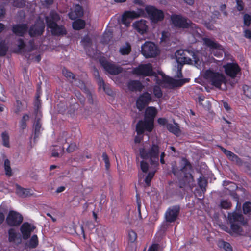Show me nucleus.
I'll return each mask as SVG.
<instances>
[{
	"instance_id": "nucleus-1",
	"label": "nucleus",
	"mask_w": 251,
	"mask_h": 251,
	"mask_svg": "<svg viewBox=\"0 0 251 251\" xmlns=\"http://www.w3.org/2000/svg\"><path fill=\"white\" fill-rule=\"evenodd\" d=\"M160 147L157 144L152 142L148 148H141L139 149L140 157L143 159L140 163L143 173H147L149 170V161L154 167L159 165Z\"/></svg>"
},
{
	"instance_id": "nucleus-2",
	"label": "nucleus",
	"mask_w": 251,
	"mask_h": 251,
	"mask_svg": "<svg viewBox=\"0 0 251 251\" xmlns=\"http://www.w3.org/2000/svg\"><path fill=\"white\" fill-rule=\"evenodd\" d=\"M180 167H178L176 165H172V172L177 177L183 176V181L180 182L179 188H183L185 185H188L191 188L194 186L195 182L194 177L191 172L193 167L189 161L185 157H182L179 162Z\"/></svg>"
},
{
	"instance_id": "nucleus-3",
	"label": "nucleus",
	"mask_w": 251,
	"mask_h": 251,
	"mask_svg": "<svg viewBox=\"0 0 251 251\" xmlns=\"http://www.w3.org/2000/svg\"><path fill=\"white\" fill-rule=\"evenodd\" d=\"M157 113L156 108L148 107L145 111L144 120H140L136 125V130L138 135L142 134L145 130L152 131L153 128L154 119Z\"/></svg>"
},
{
	"instance_id": "nucleus-4",
	"label": "nucleus",
	"mask_w": 251,
	"mask_h": 251,
	"mask_svg": "<svg viewBox=\"0 0 251 251\" xmlns=\"http://www.w3.org/2000/svg\"><path fill=\"white\" fill-rule=\"evenodd\" d=\"M175 56L178 63L194 64L197 68L201 67V61L193 51L178 50L176 52Z\"/></svg>"
},
{
	"instance_id": "nucleus-5",
	"label": "nucleus",
	"mask_w": 251,
	"mask_h": 251,
	"mask_svg": "<svg viewBox=\"0 0 251 251\" xmlns=\"http://www.w3.org/2000/svg\"><path fill=\"white\" fill-rule=\"evenodd\" d=\"M204 78L209 81L211 85L218 88H220L222 84H226V81L225 76L223 74L211 70L205 71Z\"/></svg>"
},
{
	"instance_id": "nucleus-6",
	"label": "nucleus",
	"mask_w": 251,
	"mask_h": 251,
	"mask_svg": "<svg viewBox=\"0 0 251 251\" xmlns=\"http://www.w3.org/2000/svg\"><path fill=\"white\" fill-rule=\"evenodd\" d=\"M171 20L174 26L177 28L184 29L192 27L191 21L181 15H172Z\"/></svg>"
},
{
	"instance_id": "nucleus-7",
	"label": "nucleus",
	"mask_w": 251,
	"mask_h": 251,
	"mask_svg": "<svg viewBox=\"0 0 251 251\" xmlns=\"http://www.w3.org/2000/svg\"><path fill=\"white\" fill-rule=\"evenodd\" d=\"M141 53L146 58H153L159 54V50L153 43L148 41L142 46Z\"/></svg>"
},
{
	"instance_id": "nucleus-8",
	"label": "nucleus",
	"mask_w": 251,
	"mask_h": 251,
	"mask_svg": "<svg viewBox=\"0 0 251 251\" xmlns=\"http://www.w3.org/2000/svg\"><path fill=\"white\" fill-rule=\"evenodd\" d=\"M146 11L150 19L153 23H157L163 20L164 15L163 12L157 9L153 6H148L146 8Z\"/></svg>"
},
{
	"instance_id": "nucleus-9",
	"label": "nucleus",
	"mask_w": 251,
	"mask_h": 251,
	"mask_svg": "<svg viewBox=\"0 0 251 251\" xmlns=\"http://www.w3.org/2000/svg\"><path fill=\"white\" fill-rule=\"evenodd\" d=\"M180 207L179 205H176L168 208L165 214L166 222L171 223L175 222L179 214Z\"/></svg>"
},
{
	"instance_id": "nucleus-10",
	"label": "nucleus",
	"mask_w": 251,
	"mask_h": 251,
	"mask_svg": "<svg viewBox=\"0 0 251 251\" xmlns=\"http://www.w3.org/2000/svg\"><path fill=\"white\" fill-rule=\"evenodd\" d=\"M23 220L22 215L14 211H9L6 219L7 224L10 226H19L23 222Z\"/></svg>"
},
{
	"instance_id": "nucleus-11",
	"label": "nucleus",
	"mask_w": 251,
	"mask_h": 251,
	"mask_svg": "<svg viewBox=\"0 0 251 251\" xmlns=\"http://www.w3.org/2000/svg\"><path fill=\"white\" fill-rule=\"evenodd\" d=\"M133 73L139 75L150 76L155 74L152 70V66L151 63L141 64L133 69Z\"/></svg>"
},
{
	"instance_id": "nucleus-12",
	"label": "nucleus",
	"mask_w": 251,
	"mask_h": 251,
	"mask_svg": "<svg viewBox=\"0 0 251 251\" xmlns=\"http://www.w3.org/2000/svg\"><path fill=\"white\" fill-rule=\"evenodd\" d=\"M151 101L152 97L151 94L147 92H144L139 96L136 101L137 108L140 111H141Z\"/></svg>"
},
{
	"instance_id": "nucleus-13",
	"label": "nucleus",
	"mask_w": 251,
	"mask_h": 251,
	"mask_svg": "<svg viewBox=\"0 0 251 251\" xmlns=\"http://www.w3.org/2000/svg\"><path fill=\"white\" fill-rule=\"evenodd\" d=\"M223 68L226 75L232 78L236 77L237 75L240 73L241 69L237 63H227L223 65Z\"/></svg>"
},
{
	"instance_id": "nucleus-14",
	"label": "nucleus",
	"mask_w": 251,
	"mask_h": 251,
	"mask_svg": "<svg viewBox=\"0 0 251 251\" xmlns=\"http://www.w3.org/2000/svg\"><path fill=\"white\" fill-rule=\"evenodd\" d=\"M101 64L104 69L110 74L112 75H118L121 73L123 71L122 67L113 64L107 61H102Z\"/></svg>"
},
{
	"instance_id": "nucleus-15",
	"label": "nucleus",
	"mask_w": 251,
	"mask_h": 251,
	"mask_svg": "<svg viewBox=\"0 0 251 251\" xmlns=\"http://www.w3.org/2000/svg\"><path fill=\"white\" fill-rule=\"evenodd\" d=\"M44 24L42 22H38L30 27L29 34L31 37L41 35L44 31Z\"/></svg>"
},
{
	"instance_id": "nucleus-16",
	"label": "nucleus",
	"mask_w": 251,
	"mask_h": 251,
	"mask_svg": "<svg viewBox=\"0 0 251 251\" xmlns=\"http://www.w3.org/2000/svg\"><path fill=\"white\" fill-rule=\"evenodd\" d=\"M140 14L135 11H125L122 17V23L126 27L130 25L131 20L133 19L139 17Z\"/></svg>"
},
{
	"instance_id": "nucleus-17",
	"label": "nucleus",
	"mask_w": 251,
	"mask_h": 251,
	"mask_svg": "<svg viewBox=\"0 0 251 251\" xmlns=\"http://www.w3.org/2000/svg\"><path fill=\"white\" fill-rule=\"evenodd\" d=\"M228 219L230 223L238 222L243 226H245L247 224V221L244 219L243 215L236 212L228 213Z\"/></svg>"
},
{
	"instance_id": "nucleus-18",
	"label": "nucleus",
	"mask_w": 251,
	"mask_h": 251,
	"mask_svg": "<svg viewBox=\"0 0 251 251\" xmlns=\"http://www.w3.org/2000/svg\"><path fill=\"white\" fill-rule=\"evenodd\" d=\"M48 28L51 29V33L54 35H63L67 33L66 30L62 25H59L57 23H49Z\"/></svg>"
},
{
	"instance_id": "nucleus-19",
	"label": "nucleus",
	"mask_w": 251,
	"mask_h": 251,
	"mask_svg": "<svg viewBox=\"0 0 251 251\" xmlns=\"http://www.w3.org/2000/svg\"><path fill=\"white\" fill-rule=\"evenodd\" d=\"M35 228L34 226H32L28 223L25 222L23 223L20 228L23 239L25 240L27 239L30 236L31 233Z\"/></svg>"
},
{
	"instance_id": "nucleus-20",
	"label": "nucleus",
	"mask_w": 251,
	"mask_h": 251,
	"mask_svg": "<svg viewBox=\"0 0 251 251\" xmlns=\"http://www.w3.org/2000/svg\"><path fill=\"white\" fill-rule=\"evenodd\" d=\"M127 88L131 92H141L144 86L139 80H130L127 84Z\"/></svg>"
},
{
	"instance_id": "nucleus-21",
	"label": "nucleus",
	"mask_w": 251,
	"mask_h": 251,
	"mask_svg": "<svg viewBox=\"0 0 251 251\" xmlns=\"http://www.w3.org/2000/svg\"><path fill=\"white\" fill-rule=\"evenodd\" d=\"M28 26L26 24H16L12 26V30L16 35L23 36L27 32Z\"/></svg>"
},
{
	"instance_id": "nucleus-22",
	"label": "nucleus",
	"mask_w": 251,
	"mask_h": 251,
	"mask_svg": "<svg viewBox=\"0 0 251 251\" xmlns=\"http://www.w3.org/2000/svg\"><path fill=\"white\" fill-rule=\"evenodd\" d=\"M133 27L141 34L145 33L148 29V26L146 24V21L141 20L135 22L133 24Z\"/></svg>"
},
{
	"instance_id": "nucleus-23",
	"label": "nucleus",
	"mask_w": 251,
	"mask_h": 251,
	"mask_svg": "<svg viewBox=\"0 0 251 251\" xmlns=\"http://www.w3.org/2000/svg\"><path fill=\"white\" fill-rule=\"evenodd\" d=\"M165 81L171 85L173 87H179L182 86L186 82L189 81L188 79H182L176 80L171 78H168L165 79Z\"/></svg>"
},
{
	"instance_id": "nucleus-24",
	"label": "nucleus",
	"mask_w": 251,
	"mask_h": 251,
	"mask_svg": "<svg viewBox=\"0 0 251 251\" xmlns=\"http://www.w3.org/2000/svg\"><path fill=\"white\" fill-rule=\"evenodd\" d=\"M202 40L204 45L211 49L221 50L222 48L221 45L215 42L213 39H211L208 38H203Z\"/></svg>"
},
{
	"instance_id": "nucleus-25",
	"label": "nucleus",
	"mask_w": 251,
	"mask_h": 251,
	"mask_svg": "<svg viewBox=\"0 0 251 251\" xmlns=\"http://www.w3.org/2000/svg\"><path fill=\"white\" fill-rule=\"evenodd\" d=\"M9 238L8 240L10 242L20 243L22 239L20 235H18L13 228H11L8 231Z\"/></svg>"
},
{
	"instance_id": "nucleus-26",
	"label": "nucleus",
	"mask_w": 251,
	"mask_h": 251,
	"mask_svg": "<svg viewBox=\"0 0 251 251\" xmlns=\"http://www.w3.org/2000/svg\"><path fill=\"white\" fill-rule=\"evenodd\" d=\"M60 19V16L57 13L54 12H50L49 16L46 17L47 26H49V23L50 22L56 23Z\"/></svg>"
},
{
	"instance_id": "nucleus-27",
	"label": "nucleus",
	"mask_w": 251,
	"mask_h": 251,
	"mask_svg": "<svg viewBox=\"0 0 251 251\" xmlns=\"http://www.w3.org/2000/svg\"><path fill=\"white\" fill-rule=\"evenodd\" d=\"M166 127L170 132L177 136H179L181 133V131L179 128V126L176 124H175V125H173L172 124H167L166 125Z\"/></svg>"
},
{
	"instance_id": "nucleus-28",
	"label": "nucleus",
	"mask_w": 251,
	"mask_h": 251,
	"mask_svg": "<svg viewBox=\"0 0 251 251\" xmlns=\"http://www.w3.org/2000/svg\"><path fill=\"white\" fill-rule=\"evenodd\" d=\"M16 193L19 197L25 198L29 195V189L23 188L20 186L17 185Z\"/></svg>"
},
{
	"instance_id": "nucleus-29",
	"label": "nucleus",
	"mask_w": 251,
	"mask_h": 251,
	"mask_svg": "<svg viewBox=\"0 0 251 251\" xmlns=\"http://www.w3.org/2000/svg\"><path fill=\"white\" fill-rule=\"evenodd\" d=\"M41 128V124L40 121V119L38 118L35 121V122L34 124L33 129H34V139L35 140L36 138H38L40 134V129Z\"/></svg>"
},
{
	"instance_id": "nucleus-30",
	"label": "nucleus",
	"mask_w": 251,
	"mask_h": 251,
	"mask_svg": "<svg viewBox=\"0 0 251 251\" xmlns=\"http://www.w3.org/2000/svg\"><path fill=\"white\" fill-rule=\"evenodd\" d=\"M74 85L79 87L82 91L86 94L89 93L88 89L86 87L84 82L79 79L75 78L74 81Z\"/></svg>"
},
{
	"instance_id": "nucleus-31",
	"label": "nucleus",
	"mask_w": 251,
	"mask_h": 251,
	"mask_svg": "<svg viewBox=\"0 0 251 251\" xmlns=\"http://www.w3.org/2000/svg\"><path fill=\"white\" fill-rule=\"evenodd\" d=\"M62 74L67 80L71 83H73L75 78V75L65 68L62 69Z\"/></svg>"
},
{
	"instance_id": "nucleus-32",
	"label": "nucleus",
	"mask_w": 251,
	"mask_h": 251,
	"mask_svg": "<svg viewBox=\"0 0 251 251\" xmlns=\"http://www.w3.org/2000/svg\"><path fill=\"white\" fill-rule=\"evenodd\" d=\"M230 229L232 232L239 235H241L243 230L242 227L235 223H230Z\"/></svg>"
},
{
	"instance_id": "nucleus-33",
	"label": "nucleus",
	"mask_w": 251,
	"mask_h": 251,
	"mask_svg": "<svg viewBox=\"0 0 251 251\" xmlns=\"http://www.w3.org/2000/svg\"><path fill=\"white\" fill-rule=\"evenodd\" d=\"M85 22L82 19H78L74 21L73 23V28L75 30H80L84 28Z\"/></svg>"
},
{
	"instance_id": "nucleus-34",
	"label": "nucleus",
	"mask_w": 251,
	"mask_h": 251,
	"mask_svg": "<svg viewBox=\"0 0 251 251\" xmlns=\"http://www.w3.org/2000/svg\"><path fill=\"white\" fill-rule=\"evenodd\" d=\"M198 184L202 192L206 191V187L207 184V181L205 179L200 177L198 179Z\"/></svg>"
},
{
	"instance_id": "nucleus-35",
	"label": "nucleus",
	"mask_w": 251,
	"mask_h": 251,
	"mask_svg": "<svg viewBox=\"0 0 251 251\" xmlns=\"http://www.w3.org/2000/svg\"><path fill=\"white\" fill-rule=\"evenodd\" d=\"M8 47L5 43L2 41L0 42V56H5L8 51Z\"/></svg>"
},
{
	"instance_id": "nucleus-36",
	"label": "nucleus",
	"mask_w": 251,
	"mask_h": 251,
	"mask_svg": "<svg viewBox=\"0 0 251 251\" xmlns=\"http://www.w3.org/2000/svg\"><path fill=\"white\" fill-rule=\"evenodd\" d=\"M155 172L152 171L148 173L147 176L144 179L145 182V187H149L151 185V181L154 176Z\"/></svg>"
},
{
	"instance_id": "nucleus-37",
	"label": "nucleus",
	"mask_w": 251,
	"mask_h": 251,
	"mask_svg": "<svg viewBox=\"0 0 251 251\" xmlns=\"http://www.w3.org/2000/svg\"><path fill=\"white\" fill-rule=\"evenodd\" d=\"M120 52L122 55H127L131 51V47L129 43H127L126 46H123L120 49Z\"/></svg>"
},
{
	"instance_id": "nucleus-38",
	"label": "nucleus",
	"mask_w": 251,
	"mask_h": 251,
	"mask_svg": "<svg viewBox=\"0 0 251 251\" xmlns=\"http://www.w3.org/2000/svg\"><path fill=\"white\" fill-rule=\"evenodd\" d=\"M4 169L5 171V174L8 176H12V170L10 167V161L6 159L4 161Z\"/></svg>"
},
{
	"instance_id": "nucleus-39",
	"label": "nucleus",
	"mask_w": 251,
	"mask_h": 251,
	"mask_svg": "<svg viewBox=\"0 0 251 251\" xmlns=\"http://www.w3.org/2000/svg\"><path fill=\"white\" fill-rule=\"evenodd\" d=\"M3 146L9 147V137L6 132H3L1 134Z\"/></svg>"
},
{
	"instance_id": "nucleus-40",
	"label": "nucleus",
	"mask_w": 251,
	"mask_h": 251,
	"mask_svg": "<svg viewBox=\"0 0 251 251\" xmlns=\"http://www.w3.org/2000/svg\"><path fill=\"white\" fill-rule=\"evenodd\" d=\"M232 206V203L230 201L226 200H222L220 202V207L225 209H230Z\"/></svg>"
},
{
	"instance_id": "nucleus-41",
	"label": "nucleus",
	"mask_w": 251,
	"mask_h": 251,
	"mask_svg": "<svg viewBox=\"0 0 251 251\" xmlns=\"http://www.w3.org/2000/svg\"><path fill=\"white\" fill-rule=\"evenodd\" d=\"M29 120V116L27 114H25L20 122V128L24 130L26 127V122Z\"/></svg>"
},
{
	"instance_id": "nucleus-42",
	"label": "nucleus",
	"mask_w": 251,
	"mask_h": 251,
	"mask_svg": "<svg viewBox=\"0 0 251 251\" xmlns=\"http://www.w3.org/2000/svg\"><path fill=\"white\" fill-rule=\"evenodd\" d=\"M230 160L234 162L236 165H237L239 166H242L244 163L242 160L235 154H234V155L232 156V157L231 158Z\"/></svg>"
},
{
	"instance_id": "nucleus-43",
	"label": "nucleus",
	"mask_w": 251,
	"mask_h": 251,
	"mask_svg": "<svg viewBox=\"0 0 251 251\" xmlns=\"http://www.w3.org/2000/svg\"><path fill=\"white\" fill-rule=\"evenodd\" d=\"M38 243V237L36 235L32 236L29 241V247L32 248L36 247Z\"/></svg>"
},
{
	"instance_id": "nucleus-44",
	"label": "nucleus",
	"mask_w": 251,
	"mask_h": 251,
	"mask_svg": "<svg viewBox=\"0 0 251 251\" xmlns=\"http://www.w3.org/2000/svg\"><path fill=\"white\" fill-rule=\"evenodd\" d=\"M243 211L244 214H250L251 213V203L245 202L243 205Z\"/></svg>"
},
{
	"instance_id": "nucleus-45",
	"label": "nucleus",
	"mask_w": 251,
	"mask_h": 251,
	"mask_svg": "<svg viewBox=\"0 0 251 251\" xmlns=\"http://www.w3.org/2000/svg\"><path fill=\"white\" fill-rule=\"evenodd\" d=\"M128 240L131 243H134L137 239L136 233L132 230H130L128 231Z\"/></svg>"
},
{
	"instance_id": "nucleus-46",
	"label": "nucleus",
	"mask_w": 251,
	"mask_h": 251,
	"mask_svg": "<svg viewBox=\"0 0 251 251\" xmlns=\"http://www.w3.org/2000/svg\"><path fill=\"white\" fill-rule=\"evenodd\" d=\"M82 42L83 46L86 47H90L92 44V41L91 38L88 36L84 37L82 40Z\"/></svg>"
},
{
	"instance_id": "nucleus-47",
	"label": "nucleus",
	"mask_w": 251,
	"mask_h": 251,
	"mask_svg": "<svg viewBox=\"0 0 251 251\" xmlns=\"http://www.w3.org/2000/svg\"><path fill=\"white\" fill-rule=\"evenodd\" d=\"M243 90L244 94L249 98H251V87L245 85L243 86Z\"/></svg>"
},
{
	"instance_id": "nucleus-48",
	"label": "nucleus",
	"mask_w": 251,
	"mask_h": 251,
	"mask_svg": "<svg viewBox=\"0 0 251 251\" xmlns=\"http://www.w3.org/2000/svg\"><path fill=\"white\" fill-rule=\"evenodd\" d=\"M153 94L157 98H160L162 96V93L159 86H155L153 88Z\"/></svg>"
},
{
	"instance_id": "nucleus-49",
	"label": "nucleus",
	"mask_w": 251,
	"mask_h": 251,
	"mask_svg": "<svg viewBox=\"0 0 251 251\" xmlns=\"http://www.w3.org/2000/svg\"><path fill=\"white\" fill-rule=\"evenodd\" d=\"M13 5L18 8H23L25 5V2L24 0H16L13 2Z\"/></svg>"
},
{
	"instance_id": "nucleus-50",
	"label": "nucleus",
	"mask_w": 251,
	"mask_h": 251,
	"mask_svg": "<svg viewBox=\"0 0 251 251\" xmlns=\"http://www.w3.org/2000/svg\"><path fill=\"white\" fill-rule=\"evenodd\" d=\"M244 20V24L249 26L251 23V16L249 15L248 14H245L243 17Z\"/></svg>"
},
{
	"instance_id": "nucleus-51",
	"label": "nucleus",
	"mask_w": 251,
	"mask_h": 251,
	"mask_svg": "<svg viewBox=\"0 0 251 251\" xmlns=\"http://www.w3.org/2000/svg\"><path fill=\"white\" fill-rule=\"evenodd\" d=\"M75 12L77 17H81L83 14V9L79 5L75 6Z\"/></svg>"
},
{
	"instance_id": "nucleus-52",
	"label": "nucleus",
	"mask_w": 251,
	"mask_h": 251,
	"mask_svg": "<svg viewBox=\"0 0 251 251\" xmlns=\"http://www.w3.org/2000/svg\"><path fill=\"white\" fill-rule=\"evenodd\" d=\"M102 158L105 164V168L108 170L110 167V162L108 155L105 152L102 153Z\"/></svg>"
},
{
	"instance_id": "nucleus-53",
	"label": "nucleus",
	"mask_w": 251,
	"mask_h": 251,
	"mask_svg": "<svg viewBox=\"0 0 251 251\" xmlns=\"http://www.w3.org/2000/svg\"><path fill=\"white\" fill-rule=\"evenodd\" d=\"M41 106V100L40 99L35 100L34 101V107L35 108V113L37 116L39 113V109Z\"/></svg>"
},
{
	"instance_id": "nucleus-54",
	"label": "nucleus",
	"mask_w": 251,
	"mask_h": 251,
	"mask_svg": "<svg viewBox=\"0 0 251 251\" xmlns=\"http://www.w3.org/2000/svg\"><path fill=\"white\" fill-rule=\"evenodd\" d=\"M22 111V102L19 100H16L15 112L18 114Z\"/></svg>"
},
{
	"instance_id": "nucleus-55",
	"label": "nucleus",
	"mask_w": 251,
	"mask_h": 251,
	"mask_svg": "<svg viewBox=\"0 0 251 251\" xmlns=\"http://www.w3.org/2000/svg\"><path fill=\"white\" fill-rule=\"evenodd\" d=\"M237 3V9L238 11H241L244 9V4L242 0H236Z\"/></svg>"
},
{
	"instance_id": "nucleus-56",
	"label": "nucleus",
	"mask_w": 251,
	"mask_h": 251,
	"mask_svg": "<svg viewBox=\"0 0 251 251\" xmlns=\"http://www.w3.org/2000/svg\"><path fill=\"white\" fill-rule=\"evenodd\" d=\"M222 245L224 249L226 251H232V248L229 243L223 241L222 242Z\"/></svg>"
},
{
	"instance_id": "nucleus-57",
	"label": "nucleus",
	"mask_w": 251,
	"mask_h": 251,
	"mask_svg": "<svg viewBox=\"0 0 251 251\" xmlns=\"http://www.w3.org/2000/svg\"><path fill=\"white\" fill-rule=\"evenodd\" d=\"M77 149V146L75 143H71L69 145L67 149V151L68 152H72L75 151Z\"/></svg>"
},
{
	"instance_id": "nucleus-58",
	"label": "nucleus",
	"mask_w": 251,
	"mask_h": 251,
	"mask_svg": "<svg viewBox=\"0 0 251 251\" xmlns=\"http://www.w3.org/2000/svg\"><path fill=\"white\" fill-rule=\"evenodd\" d=\"M98 84L100 87H102L104 91H106V86L104 84L103 80L101 78H99V79H97Z\"/></svg>"
},
{
	"instance_id": "nucleus-59",
	"label": "nucleus",
	"mask_w": 251,
	"mask_h": 251,
	"mask_svg": "<svg viewBox=\"0 0 251 251\" xmlns=\"http://www.w3.org/2000/svg\"><path fill=\"white\" fill-rule=\"evenodd\" d=\"M112 38V33L111 32L110 33H105L103 34V38L104 40V42H109L111 38Z\"/></svg>"
},
{
	"instance_id": "nucleus-60",
	"label": "nucleus",
	"mask_w": 251,
	"mask_h": 251,
	"mask_svg": "<svg viewBox=\"0 0 251 251\" xmlns=\"http://www.w3.org/2000/svg\"><path fill=\"white\" fill-rule=\"evenodd\" d=\"M18 46L19 49H23L25 47V44L22 39H19L18 41Z\"/></svg>"
},
{
	"instance_id": "nucleus-61",
	"label": "nucleus",
	"mask_w": 251,
	"mask_h": 251,
	"mask_svg": "<svg viewBox=\"0 0 251 251\" xmlns=\"http://www.w3.org/2000/svg\"><path fill=\"white\" fill-rule=\"evenodd\" d=\"M244 36L246 38L251 39V31L249 29H246L244 31Z\"/></svg>"
},
{
	"instance_id": "nucleus-62",
	"label": "nucleus",
	"mask_w": 251,
	"mask_h": 251,
	"mask_svg": "<svg viewBox=\"0 0 251 251\" xmlns=\"http://www.w3.org/2000/svg\"><path fill=\"white\" fill-rule=\"evenodd\" d=\"M158 245L157 244H152L149 249L148 251H157Z\"/></svg>"
},
{
	"instance_id": "nucleus-63",
	"label": "nucleus",
	"mask_w": 251,
	"mask_h": 251,
	"mask_svg": "<svg viewBox=\"0 0 251 251\" xmlns=\"http://www.w3.org/2000/svg\"><path fill=\"white\" fill-rule=\"evenodd\" d=\"M158 123L160 124V125H165L166 124H167V120L165 119V118H159L158 119Z\"/></svg>"
},
{
	"instance_id": "nucleus-64",
	"label": "nucleus",
	"mask_w": 251,
	"mask_h": 251,
	"mask_svg": "<svg viewBox=\"0 0 251 251\" xmlns=\"http://www.w3.org/2000/svg\"><path fill=\"white\" fill-rule=\"evenodd\" d=\"M226 155L229 159H231V158L232 157V156L234 155V153L228 150H225V152L224 153Z\"/></svg>"
}]
</instances>
